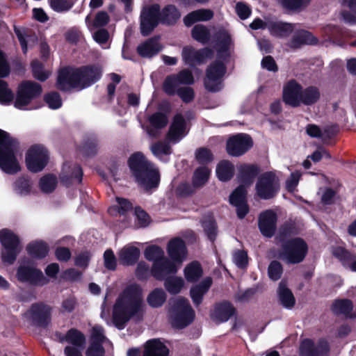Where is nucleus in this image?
<instances>
[{
	"label": "nucleus",
	"instance_id": "nucleus-1",
	"mask_svg": "<svg viewBox=\"0 0 356 356\" xmlns=\"http://www.w3.org/2000/svg\"><path fill=\"white\" fill-rule=\"evenodd\" d=\"M142 290L136 284L127 286L117 298L113 308L112 320L118 330L124 328L131 318L141 320Z\"/></svg>",
	"mask_w": 356,
	"mask_h": 356
},
{
	"label": "nucleus",
	"instance_id": "nucleus-2",
	"mask_svg": "<svg viewBox=\"0 0 356 356\" xmlns=\"http://www.w3.org/2000/svg\"><path fill=\"white\" fill-rule=\"evenodd\" d=\"M102 76V70L97 65L66 66L58 71L56 86L62 92L76 88L83 89L97 82Z\"/></svg>",
	"mask_w": 356,
	"mask_h": 356
},
{
	"label": "nucleus",
	"instance_id": "nucleus-3",
	"mask_svg": "<svg viewBox=\"0 0 356 356\" xmlns=\"http://www.w3.org/2000/svg\"><path fill=\"white\" fill-rule=\"evenodd\" d=\"M127 165L131 175L139 185L146 190L158 187L160 182L159 171L141 152L133 153L128 159Z\"/></svg>",
	"mask_w": 356,
	"mask_h": 356
},
{
	"label": "nucleus",
	"instance_id": "nucleus-4",
	"mask_svg": "<svg viewBox=\"0 0 356 356\" xmlns=\"http://www.w3.org/2000/svg\"><path fill=\"white\" fill-rule=\"evenodd\" d=\"M18 146L17 139L0 129V168L6 174L15 175L21 170L15 155Z\"/></svg>",
	"mask_w": 356,
	"mask_h": 356
},
{
	"label": "nucleus",
	"instance_id": "nucleus-5",
	"mask_svg": "<svg viewBox=\"0 0 356 356\" xmlns=\"http://www.w3.org/2000/svg\"><path fill=\"white\" fill-rule=\"evenodd\" d=\"M308 252V245L304 239L296 237L288 239L281 244L276 257L288 264L301 263Z\"/></svg>",
	"mask_w": 356,
	"mask_h": 356
},
{
	"label": "nucleus",
	"instance_id": "nucleus-6",
	"mask_svg": "<svg viewBox=\"0 0 356 356\" xmlns=\"http://www.w3.org/2000/svg\"><path fill=\"white\" fill-rule=\"evenodd\" d=\"M169 315L173 327L184 329L189 325L195 316V311L188 300L180 297L177 299L169 309Z\"/></svg>",
	"mask_w": 356,
	"mask_h": 356
},
{
	"label": "nucleus",
	"instance_id": "nucleus-7",
	"mask_svg": "<svg viewBox=\"0 0 356 356\" xmlns=\"http://www.w3.org/2000/svg\"><path fill=\"white\" fill-rule=\"evenodd\" d=\"M0 242L3 247L2 262L8 265L14 264L21 252L19 236L8 229H2L0 230Z\"/></svg>",
	"mask_w": 356,
	"mask_h": 356
},
{
	"label": "nucleus",
	"instance_id": "nucleus-8",
	"mask_svg": "<svg viewBox=\"0 0 356 356\" xmlns=\"http://www.w3.org/2000/svg\"><path fill=\"white\" fill-rule=\"evenodd\" d=\"M52 311L51 306L40 301L33 303L24 316L31 325L45 329L51 322Z\"/></svg>",
	"mask_w": 356,
	"mask_h": 356
},
{
	"label": "nucleus",
	"instance_id": "nucleus-9",
	"mask_svg": "<svg viewBox=\"0 0 356 356\" xmlns=\"http://www.w3.org/2000/svg\"><path fill=\"white\" fill-rule=\"evenodd\" d=\"M42 93V86L33 81H22L17 87L14 106L19 110H26V106Z\"/></svg>",
	"mask_w": 356,
	"mask_h": 356
},
{
	"label": "nucleus",
	"instance_id": "nucleus-10",
	"mask_svg": "<svg viewBox=\"0 0 356 356\" xmlns=\"http://www.w3.org/2000/svg\"><path fill=\"white\" fill-rule=\"evenodd\" d=\"M222 59L218 58L207 67L204 86L211 92H219L222 88V78L227 72L226 65Z\"/></svg>",
	"mask_w": 356,
	"mask_h": 356
},
{
	"label": "nucleus",
	"instance_id": "nucleus-11",
	"mask_svg": "<svg viewBox=\"0 0 356 356\" xmlns=\"http://www.w3.org/2000/svg\"><path fill=\"white\" fill-rule=\"evenodd\" d=\"M256 193L261 200L274 198L280 191L279 180L271 171L262 173L257 179L255 186Z\"/></svg>",
	"mask_w": 356,
	"mask_h": 356
},
{
	"label": "nucleus",
	"instance_id": "nucleus-12",
	"mask_svg": "<svg viewBox=\"0 0 356 356\" xmlns=\"http://www.w3.org/2000/svg\"><path fill=\"white\" fill-rule=\"evenodd\" d=\"M48 150L42 145H32L27 151L25 157L26 165L31 172H39L47 165L49 161Z\"/></svg>",
	"mask_w": 356,
	"mask_h": 356
},
{
	"label": "nucleus",
	"instance_id": "nucleus-13",
	"mask_svg": "<svg viewBox=\"0 0 356 356\" xmlns=\"http://www.w3.org/2000/svg\"><path fill=\"white\" fill-rule=\"evenodd\" d=\"M195 83L193 72L189 69H183L177 74L167 76L163 83V90L169 96L176 94L179 85L191 86Z\"/></svg>",
	"mask_w": 356,
	"mask_h": 356
},
{
	"label": "nucleus",
	"instance_id": "nucleus-14",
	"mask_svg": "<svg viewBox=\"0 0 356 356\" xmlns=\"http://www.w3.org/2000/svg\"><path fill=\"white\" fill-rule=\"evenodd\" d=\"M213 55V50L209 47L195 49L191 45H186L182 48L181 58L184 65L195 67L205 63L207 58H211Z\"/></svg>",
	"mask_w": 356,
	"mask_h": 356
},
{
	"label": "nucleus",
	"instance_id": "nucleus-15",
	"mask_svg": "<svg viewBox=\"0 0 356 356\" xmlns=\"http://www.w3.org/2000/svg\"><path fill=\"white\" fill-rule=\"evenodd\" d=\"M253 146L252 138L245 134H239L230 137L226 144L228 154L240 156L246 153Z\"/></svg>",
	"mask_w": 356,
	"mask_h": 356
},
{
	"label": "nucleus",
	"instance_id": "nucleus-16",
	"mask_svg": "<svg viewBox=\"0 0 356 356\" xmlns=\"http://www.w3.org/2000/svg\"><path fill=\"white\" fill-rule=\"evenodd\" d=\"M236 314L237 310L230 301L222 300L214 304L210 317L216 324H220L228 321Z\"/></svg>",
	"mask_w": 356,
	"mask_h": 356
},
{
	"label": "nucleus",
	"instance_id": "nucleus-17",
	"mask_svg": "<svg viewBox=\"0 0 356 356\" xmlns=\"http://www.w3.org/2000/svg\"><path fill=\"white\" fill-rule=\"evenodd\" d=\"M277 213L268 209L261 212L258 218V227L261 234L266 238H272L277 229Z\"/></svg>",
	"mask_w": 356,
	"mask_h": 356
},
{
	"label": "nucleus",
	"instance_id": "nucleus-18",
	"mask_svg": "<svg viewBox=\"0 0 356 356\" xmlns=\"http://www.w3.org/2000/svg\"><path fill=\"white\" fill-rule=\"evenodd\" d=\"M322 32L327 40L339 46H343L346 40L353 36L348 30H345L337 24H326L322 29Z\"/></svg>",
	"mask_w": 356,
	"mask_h": 356
},
{
	"label": "nucleus",
	"instance_id": "nucleus-19",
	"mask_svg": "<svg viewBox=\"0 0 356 356\" xmlns=\"http://www.w3.org/2000/svg\"><path fill=\"white\" fill-rule=\"evenodd\" d=\"M175 261L170 260L164 257L161 259L156 261L153 263L151 268V275L156 280L162 281L171 274H175L177 272V267L175 264Z\"/></svg>",
	"mask_w": 356,
	"mask_h": 356
},
{
	"label": "nucleus",
	"instance_id": "nucleus-20",
	"mask_svg": "<svg viewBox=\"0 0 356 356\" xmlns=\"http://www.w3.org/2000/svg\"><path fill=\"white\" fill-rule=\"evenodd\" d=\"M330 351V346L325 340L321 339L317 345L310 339L302 341L300 348V356H323Z\"/></svg>",
	"mask_w": 356,
	"mask_h": 356
},
{
	"label": "nucleus",
	"instance_id": "nucleus-21",
	"mask_svg": "<svg viewBox=\"0 0 356 356\" xmlns=\"http://www.w3.org/2000/svg\"><path fill=\"white\" fill-rule=\"evenodd\" d=\"M294 24H249L252 30L268 28L270 34L278 38H287L294 31Z\"/></svg>",
	"mask_w": 356,
	"mask_h": 356
},
{
	"label": "nucleus",
	"instance_id": "nucleus-22",
	"mask_svg": "<svg viewBox=\"0 0 356 356\" xmlns=\"http://www.w3.org/2000/svg\"><path fill=\"white\" fill-rule=\"evenodd\" d=\"M318 40L313 34L306 30L299 29L293 31L291 38L288 41L286 45L291 49H300L305 45H316Z\"/></svg>",
	"mask_w": 356,
	"mask_h": 356
},
{
	"label": "nucleus",
	"instance_id": "nucleus-23",
	"mask_svg": "<svg viewBox=\"0 0 356 356\" xmlns=\"http://www.w3.org/2000/svg\"><path fill=\"white\" fill-rule=\"evenodd\" d=\"M83 170L78 163L64 165L60 175V182L66 187H70L74 182L81 184L83 179Z\"/></svg>",
	"mask_w": 356,
	"mask_h": 356
},
{
	"label": "nucleus",
	"instance_id": "nucleus-24",
	"mask_svg": "<svg viewBox=\"0 0 356 356\" xmlns=\"http://www.w3.org/2000/svg\"><path fill=\"white\" fill-rule=\"evenodd\" d=\"M217 45V58L227 60L230 54V46L232 43L231 35L224 29L218 30L215 34Z\"/></svg>",
	"mask_w": 356,
	"mask_h": 356
},
{
	"label": "nucleus",
	"instance_id": "nucleus-25",
	"mask_svg": "<svg viewBox=\"0 0 356 356\" xmlns=\"http://www.w3.org/2000/svg\"><path fill=\"white\" fill-rule=\"evenodd\" d=\"M302 86L296 80L289 81L283 89V101L293 108L300 106Z\"/></svg>",
	"mask_w": 356,
	"mask_h": 356
},
{
	"label": "nucleus",
	"instance_id": "nucleus-26",
	"mask_svg": "<svg viewBox=\"0 0 356 356\" xmlns=\"http://www.w3.org/2000/svg\"><path fill=\"white\" fill-rule=\"evenodd\" d=\"M17 277L19 281L29 282L33 285H38L45 280L40 269L28 266H19L17 270Z\"/></svg>",
	"mask_w": 356,
	"mask_h": 356
},
{
	"label": "nucleus",
	"instance_id": "nucleus-27",
	"mask_svg": "<svg viewBox=\"0 0 356 356\" xmlns=\"http://www.w3.org/2000/svg\"><path fill=\"white\" fill-rule=\"evenodd\" d=\"M160 36L152 37L140 43L136 48L138 54L142 58H151L156 56L163 49L159 42Z\"/></svg>",
	"mask_w": 356,
	"mask_h": 356
},
{
	"label": "nucleus",
	"instance_id": "nucleus-28",
	"mask_svg": "<svg viewBox=\"0 0 356 356\" xmlns=\"http://www.w3.org/2000/svg\"><path fill=\"white\" fill-rule=\"evenodd\" d=\"M167 251L170 259L178 263H181L188 253L184 241L179 237L174 238L168 242Z\"/></svg>",
	"mask_w": 356,
	"mask_h": 356
},
{
	"label": "nucleus",
	"instance_id": "nucleus-29",
	"mask_svg": "<svg viewBox=\"0 0 356 356\" xmlns=\"http://www.w3.org/2000/svg\"><path fill=\"white\" fill-rule=\"evenodd\" d=\"M186 121L181 113L174 115L167 134L168 139L172 142H178L186 135Z\"/></svg>",
	"mask_w": 356,
	"mask_h": 356
},
{
	"label": "nucleus",
	"instance_id": "nucleus-30",
	"mask_svg": "<svg viewBox=\"0 0 356 356\" xmlns=\"http://www.w3.org/2000/svg\"><path fill=\"white\" fill-rule=\"evenodd\" d=\"M261 172L257 164L243 163L238 167V179L241 184L250 186Z\"/></svg>",
	"mask_w": 356,
	"mask_h": 356
},
{
	"label": "nucleus",
	"instance_id": "nucleus-31",
	"mask_svg": "<svg viewBox=\"0 0 356 356\" xmlns=\"http://www.w3.org/2000/svg\"><path fill=\"white\" fill-rule=\"evenodd\" d=\"M211 277L204 278L199 284L193 286L190 289V297L195 307L200 306L203 301L204 296L207 293L212 285Z\"/></svg>",
	"mask_w": 356,
	"mask_h": 356
},
{
	"label": "nucleus",
	"instance_id": "nucleus-32",
	"mask_svg": "<svg viewBox=\"0 0 356 356\" xmlns=\"http://www.w3.org/2000/svg\"><path fill=\"white\" fill-rule=\"evenodd\" d=\"M56 334H59L60 342L66 341L72 344V347L83 349L86 342L84 334L76 328H70L64 336H62L60 333H57Z\"/></svg>",
	"mask_w": 356,
	"mask_h": 356
},
{
	"label": "nucleus",
	"instance_id": "nucleus-33",
	"mask_svg": "<svg viewBox=\"0 0 356 356\" xmlns=\"http://www.w3.org/2000/svg\"><path fill=\"white\" fill-rule=\"evenodd\" d=\"M140 250L134 245H126L119 252V260L123 266H134L140 257Z\"/></svg>",
	"mask_w": 356,
	"mask_h": 356
},
{
	"label": "nucleus",
	"instance_id": "nucleus-34",
	"mask_svg": "<svg viewBox=\"0 0 356 356\" xmlns=\"http://www.w3.org/2000/svg\"><path fill=\"white\" fill-rule=\"evenodd\" d=\"M277 296L279 302L283 307L291 309L295 306L296 298L291 289L287 287L285 280H282L279 283Z\"/></svg>",
	"mask_w": 356,
	"mask_h": 356
},
{
	"label": "nucleus",
	"instance_id": "nucleus-35",
	"mask_svg": "<svg viewBox=\"0 0 356 356\" xmlns=\"http://www.w3.org/2000/svg\"><path fill=\"white\" fill-rule=\"evenodd\" d=\"M169 349L160 340L152 339L147 341L143 356H168Z\"/></svg>",
	"mask_w": 356,
	"mask_h": 356
},
{
	"label": "nucleus",
	"instance_id": "nucleus-36",
	"mask_svg": "<svg viewBox=\"0 0 356 356\" xmlns=\"http://www.w3.org/2000/svg\"><path fill=\"white\" fill-rule=\"evenodd\" d=\"M26 251L32 258L42 259L48 255L49 247L47 242L37 240L31 241L27 245Z\"/></svg>",
	"mask_w": 356,
	"mask_h": 356
},
{
	"label": "nucleus",
	"instance_id": "nucleus-37",
	"mask_svg": "<svg viewBox=\"0 0 356 356\" xmlns=\"http://www.w3.org/2000/svg\"><path fill=\"white\" fill-rule=\"evenodd\" d=\"M148 122L150 128L147 130V133L151 136H155L156 130L165 128L168 123V115L162 112H155L148 117Z\"/></svg>",
	"mask_w": 356,
	"mask_h": 356
},
{
	"label": "nucleus",
	"instance_id": "nucleus-38",
	"mask_svg": "<svg viewBox=\"0 0 356 356\" xmlns=\"http://www.w3.org/2000/svg\"><path fill=\"white\" fill-rule=\"evenodd\" d=\"M140 22H159L161 8L158 3L144 4L140 12Z\"/></svg>",
	"mask_w": 356,
	"mask_h": 356
},
{
	"label": "nucleus",
	"instance_id": "nucleus-39",
	"mask_svg": "<svg viewBox=\"0 0 356 356\" xmlns=\"http://www.w3.org/2000/svg\"><path fill=\"white\" fill-rule=\"evenodd\" d=\"M321 98V92L316 86H309L305 88L302 87L300 98V106H312L316 104Z\"/></svg>",
	"mask_w": 356,
	"mask_h": 356
},
{
	"label": "nucleus",
	"instance_id": "nucleus-40",
	"mask_svg": "<svg viewBox=\"0 0 356 356\" xmlns=\"http://www.w3.org/2000/svg\"><path fill=\"white\" fill-rule=\"evenodd\" d=\"M184 274L188 282H197L203 274V269L197 261H193L186 266Z\"/></svg>",
	"mask_w": 356,
	"mask_h": 356
},
{
	"label": "nucleus",
	"instance_id": "nucleus-41",
	"mask_svg": "<svg viewBox=\"0 0 356 356\" xmlns=\"http://www.w3.org/2000/svg\"><path fill=\"white\" fill-rule=\"evenodd\" d=\"M216 172L220 181H228L234 175V166L229 161L222 160L218 163Z\"/></svg>",
	"mask_w": 356,
	"mask_h": 356
},
{
	"label": "nucleus",
	"instance_id": "nucleus-42",
	"mask_svg": "<svg viewBox=\"0 0 356 356\" xmlns=\"http://www.w3.org/2000/svg\"><path fill=\"white\" fill-rule=\"evenodd\" d=\"M106 337L104 334V328L100 325H95L92 328L91 343L88 349L95 350H105L102 346Z\"/></svg>",
	"mask_w": 356,
	"mask_h": 356
},
{
	"label": "nucleus",
	"instance_id": "nucleus-43",
	"mask_svg": "<svg viewBox=\"0 0 356 356\" xmlns=\"http://www.w3.org/2000/svg\"><path fill=\"white\" fill-rule=\"evenodd\" d=\"M108 24H88V29L92 31V38L100 44H106L109 39V33L103 26Z\"/></svg>",
	"mask_w": 356,
	"mask_h": 356
},
{
	"label": "nucleus",
	"instance_id": "nucleus-44",
	"mask_svg": "<svg viewBox=\"0 0 356 356\" xmlns=\"http://www.w3.org/2000/svg\"><path fill=\"white\" fill-rule=\"evenodd\" d=\"M191 36L193 40L202 44H208L211 40L210 30L202 24H197L191 30Z\"/></svg>",
	"mask_w": 356,
	"mask_h": 356
},
{
	"label": "nucleus",
	"instance_id": "nucleus-45",
	"mask_svg": "<svg viewBox=\"0 0 356 356\" xmlns=\"http://www.w3.org/2000/svg\"><path fill=\"white\" fill-rule=\"evenodd\" d=\"M213 12L209 9H198L189 13L184 17V22H198L211 20Z\"/></svg>",
	"mask_w": 356,
	"mask_h": 356
},
{
	"label": "nucleus",
	"instance_id": "nucleus-46",
	"mask_svg": "<svg viewBox=\"0 0 356 356\" xmlns=\"http://www.w3.org/2000/svg\"><path fill=\"white\" fill-rule=\"evenodd\" d=\"M353 309V303L350 299H337L331 306L332 312L336 315H349Z\"/></svg>",
	"mask_w": 356,
	"mask_h": 356
},
{
	"label": "nucleus",
	"instance_id": "nucleus-47",
	"mask_svg": "<svg viewBox=\"0 0 356 356\" xmlns=\"http://www.w3.org/2000/svg\"><path fill=\"white\" fill-rule=\"evenodd\" d=\"M284 9L289 11L300 12L305 9L312 0H275Z\"/></svg>",
	"mask_w": 356,
	"mask_h": 356
},
{
	"label": "nucleus",
	"instance_id": "nucleus-48",
	"mask_svg": "<svg viewBox=\"0 0 356 356\" xmlns=\"http://www.w3.org/2000/svg\"><path fill=\"white\" fill-rule=\"evenodd\" d=\"M31 69L33 77L41 82L47 81L51 75V72L45 70L44 64L38 59L31 61Z\"/></svg>",
	"mask_w": 356,
	"mask_h": 356
},
{
	"label": "nucleus",
	"instance_id": "nucleus-49",
	"mask_svg": "<svg viewBox=\"0 0 356 356\" xmlns=\"http://www.w3.org/2000/svg\"><path fill=\"white\" fill-rule=\"evenodd\" d=\"M166 298L165 291L162 289L156 288L147 296V302L151 307L159 308L164 304Z\"/></svg>",
	"mask_w": 356,
	"mask_h": 356
},
{
	"label": "nucleus",
	"instance_id": "nucleus-50",
	"mask_svg": "<svg viewBox=\"0 0 356 356\" xmlns=\"http://www.w3.org/2000/svg\"><path fill=\"white\" fill-rule=\"evenodd\" d=\"M202 226L207 238L214 242L218 235V225L213 217L209 216L202 221Z\"/></svg>",
	"mask_w": 356,
	"mask_h": 356
},
{
	"label": "nucleus",
	"instance_id": "nucleus-51",
	"mask_svg": "<svg viewBox=\"0 0 356 356\" xmlns=\"http://www.w3.org/2000/svg\"><path fill=\"white\" fill-rule=\"evenodd\" d=\"M332 255L344 266H348L356 258L355 254L341 246L335 247L332 250Z\"/></svg>",
	"mask_w": 356,
	"mask_h": 356
},
{
	"label": "nucleus",
	"instance_id": "nucleus-52",
	"mask_svg": "<svg viewBox=\"0 0 356 356\" xmlns=\"http://www.w3.org/2000/svg\"><path fill=\"white\" fill-rule=\"evenodd\" d=\"M181 17V13L178 8L172 4L165 6L161 10V22H176Z\"/></svg>",
	"mask_w": 356,
	"mask_h": 356
},
{
	"label": "nucleus",
	"instance_id": "nucleus-53",
	"mask_svg": "<svg viewBox=\"0 0 356 356\" xmlns=\"http://www.w3.org/2000/svg\"><path fill=\"white\" fill-rule=\"evenodd\" d=\"M184 286V281L181 277H168L165 280L164 286L170 294H178Z\"/></svg>",
	"mask_w": 356,
	"mask_h": 356
},
{
	"label": "nucleus",
	"instance_id": "nucleus-54",
	"mask_svg": "<svg viewBox=\"0 0 356 356\" xmlns=\"http://www.w3.org/2000/svg\"><path fill=\"white\" fill-rule=\"evenodd\" d=\"M134 216L135 224L138 228L147 227L152 222L150 216L140 206L134 208Z\"/></svg>",
	"mask_w": 356,
	"mask_h": 356
},
{
	"label": "nucleus",
	"instance_id": "nucleus-55",
	"mask_svg": "<svg viewBox=\"0 0 356 356\" xmlns=\"http://www.w3.org/2000/svg\"><path fill=\"white\" fill-rule=\"evenodd\" d=\"M58 184L57 178L52 174H48L40 178L39 185L41 191L45 193H52Z\"/></svg>",
	"mask_w": 356,
	"mask_h": 356
},
{
	"label": "nucleus",
	"instance_id": "nucleus-56",
	"mask_svg": "<svg viewBox=\"0 0 356 356\" xmlns=\"http://www.w3.org/2000/svg\"><path fill=\"white\" fill-rule=\"evenodd\" d=\"M210 172V170L206 166L197 168L195 170L193 177V185L198 188L204 185L209 179Z\"/></svg>",
	"mask_w": 356,
	"mask_h": 356
},
{
	"label": "nucleus",
	"instance_id": "nucleus-57",
	"mask_svg": "<svg viewBox=\"0 0 356 356\" xmlns=\"http://www.w3.org/2000/svg\"><path fill=\"white\" fill-rule=\"evenodd\" d=\"M44 102L52 110H56L62 106L63 102L60 95L56 91L46 93L43 97Z\"/></svg>",
	"mask_w": 356,
	"mask_h": 356
},
{
	"label": "nucleus",
	"instance_id": "nucleus-58",
	"mask_svg": "<svg viewBox=\"0 0 356 356\" xmlns=\"http://www.w3.org/2000/svg\"><path fill=\"white\" fill-rule=\"evenodd\" d=\"M144 255L147 260L153 261V263L165 257L162 248L156 245H152L147 247L145 250Z\"/></svg>",
	"mask_w": 356,
	"mask_h": 356
},
{
	"label": "nucleus",
	"instance_id": "nucleus-59",
	"mask_svg": "<svg viewBox=\"0 0 356 356\" xmlns=\"http://www.w3.org/2000/svg\"><path fill=\"white\" fill-rule=\"evenodd\" d=\"M13 99L14 95L8 88V83L0 79V104L2 105H9L13 101Z\"/></svg>",
	"mask_w": 356,
	"mask_h": 356
},
{
	"label": "nucleus",
	"instance_id": "nucleus-60",
	"mask_svg": "<svg viewBox=\"0 0 356 356\" xmlns=\"http://www.w3.org/2000/svg\"><path fill=\"white\" fill-rule=\"evenodd\" d=\"M195 159L200 165L211 163L214 159L212 152L207 147H200L195 151Z\"/></svg>",
	"mask_w": 356,
	"mask_h": 356
},
{
	"label": "nucleus",
	"instance_id": "nucleus-61",
	"mask_svg": "<svg viewBox=\"0 0 356 356\" xmlns=\"http://www.w3.org/2000/svg\"><path fill=\"white\" fill-rule=\"evenodd\" d=\"M151 151L156 157L161 159L162 155L171 154L172 148L168 143L158 141L152 145Z\"/></svg>",
	"mask_w": 356,
	"mask_h": 356
},
{
	"label": "nucleus",
	"instance_id": "nucleus-62",
	"mask_svg": "<svg viewBox=\"0 0 356 356\" xmlns=\"http://www.w3.org/2000/svg\"><path fill=\"white\" fill-rule=\"evenodd\" d=\"M246 186L243 184L238 186L230 195L229 202L232 205L240 204L246 201L247 190Z\"/></svg>",
	"mask_w": 356,
	"mask_h": 356
},
{
	"label": "nucleus",
	"instance_id": "nucleus-63",
	"mask_svg": "<svg viewBox=\"0 0 356 356\" xmlns=\"http://www.w3.org/2000/svg\"><path fill=\"white\" fill-rule=\"evenodd\" d=\"M283 273V266L281 263L277 260L270 262L268 267V275L269 278L273 281L280 280Z\"/></svg>",
	"mask_w": 356,
	"mask_h": 356
},
{
	"label": "nucleus",
	"instance_id": "nucleus-64",
	"mask_svg": "<svg viewBox=\"0 0 356 356\" xmlns=\"http://www.w3.org/2000/svg\"><path fill=\"white\" fill-rule=\"evenodd\" d=\"M97 151L98 143L96 139L88 138L84 141L81 147V152L84 156L88 157L94 156L97 154Z\"/></svg>",
	"mask_w": 356,
	"mask_h": 356
}]
</instances>
